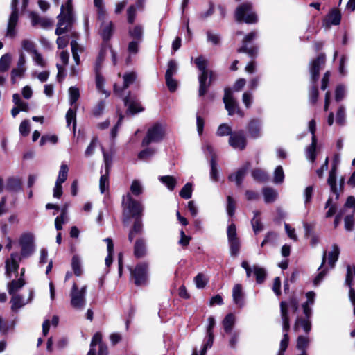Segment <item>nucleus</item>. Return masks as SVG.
<instances>
[{
    "mask_svg": "<svg viewBox=\"0 0 355 355\" xmlns=\"http://www.w3.org/2000/svg\"><path fill=\"white\" fill-rule=\"evenodd\" d=\"M195 63L196 67L199 69L200 72L208 71L207 67V60L202 56H200L195 60Z\"/></svg>",
    "mask_w": 355,
    "mask_h": 355,
    "instance_id": "61",
    "label": "nucleus"
},
{
    "mask_svg": "<svg viewBox=\"0 0 355 355\" xmlns=\"http://www.w3.org/2000/svg\"><path fill=\"white\" fill-rule=\"evenodd\" d=\"M147 252L146 244L144 239L136 240L134 245V255L137 258H141L146 256Z\"/></svg>",
    "mask_w": 355,
    "mask_h": 355,
    "instance_id": "27",
    "label": "nucleus"
},
{
    "mask_svg": "<svg viewBox=\"0 0 355 355\" xmlns=\"http://www.w3.org/2000/svg\"><path fill=\"white\" fill-rule=\"evenodd\" d=\"M26 68L15 67L11 71V82L15 84L17 78H21L24 76Z\"/></svg>",
    "mask_w": 355,
    "mask_h": 355,
    "instance_id": "50",
    "label": "nucleus"
},
{
    "mask_svg": "<svg viewBox=\"0 0 355 355\" xmlns=\"http://www.w3.org/2000/svg\"><path fill=\"white\" fill-rule=\"evenodd\" d=\"M340 13L336 10H331L327 17L328 22L332 25H338L340 22Z\"/></svg>",
    "mask_w": 355,
    "mask_h": 355,
    "instance_id": "49",
    "label": "nucleus"
},
{
    "mask_svg": "<svg viewBox=\"0 0 355 355\" xmlns=\"http://www.w3.org/2000/svg\"><path fill=\"white\" fill-rule=\"evenodd\" d=\"M236 322V317L233 313H228L223 320V325L226 333L230 334Z\"/></svg>",
    "mask_w": 355,
    "mask_h": 355,
    "instance_id": "35",
    "label": "nucleus"
},
{
    "mask_svg": "<svg viewBox=\"0 0 355 355\" xmlns=\"http://www.w3.org/2000/svg\"><path fill=\"white\" fill-rule=\"evenodd\" d=\"M228 243L230 245V254L234 257L237 256L239 253L241 246L239 239H238L229 241Z\"/></svg>",
    "mask_w": 355,
    "mask_h": 355,
    "instance_id": "53",
    "label": "nucleus"
},
{
    "mask_svg": "<svg viewBox=\"0 0 355 355\" xmlns=\"http://www.w3.org/2000/svg\"><path fill=\"white\" fill-rule=\"evenodd\" d=\"M131 193L134 196H138L143 193V186L141 182L138 180H134L130 185Z\"/></svg>",
    "mask_w": 355,
    "mask_h": 355,
    "instance_id": "47",
    "label": "nucleus"
},
{
    "mask_svg": "<svg viewBox=\"0 0 355 355\" xmlns=\"http://www.w3.org/2000/svg\"><path fill=\"white\" fill-rule=\"evenodd\" d=\"M223 102L230 116L236 114L241 117L244 116V112L239 108L238 103L233 96L232 89L231 88H226L225 89Z\"/></svg>",
    "mask_w": 355,
    "mask_h": 355,
    "instance_id": "9",
    "label": "nucleus"
},
{
    "mask_svg": "<svg viewBox=\"0 0 355 355\" xmlns=\"http://www.w3.org/2000/svg\"><path fill=\"white\" fill-rule=\"evenodd\" d=\"M253 273L256 277V281L258 284H261L264 282L266 277V271L263 268L254 266Z\"/></svg>",
    "mask_w": 355,
    "mask_h": 355,
    "instance_id": "43",
    "label": "nucleus"
},
{
    "mask_svg": "<svg viewBox=\"0 0 355 355\" xmlns=\"http://www.w3.org/2000/svg\"><path fill=\"white\" fill-rule=\"evenodd\" d=\"M17 3V0H12L11 3L12 12L8 19L6 33V36L9 38H14L17 35V25L19 19V14Z\"/></svg>",
    "mask_w": 355,
    "mask_h": 355,
    "instance_id": "11",
    "label": "nucleus"
},
{
    "mask_svg": "<svg viewBox=\"0 0 355 355\" xmlns=\"http://www.w3.org/2000/svg\"><path fill=\"white\" fill-rule=\"evenodd\" d=\"M99 188L101 193H103L109 188V179L107 173L101 175L99 181Z\"/></svg>",
    "mask_w": 355,
    "mask_h": 355,
    "instance_id": "63",
    "label": "nucleus"
},
{
    "mask_svg": "<svg viewBox=\"0 0 355 355\" xmlns=\"http://www.w3.org/2000/svg\"><path fill=\"white\" fill-rule=\"evenodd\" d=\"M194 282L198 288H203L207 285L208 279L204 274L199 273L195 277Z\"/></svg>",
    "mask_w": 355,
    "mask_h": 355,
    "instance_id": "52",
    "label": "nucleus"
},
{
    "mask_svg": "<svg viewBox=\"0 0 355 355\" xmlns=\"http://www.w3.org/2000/svg\"><path fill=\"white\" fill-rule=\"evenodd\" d=\"M71 268L76 276L80 277L83 274L81 259L77 254L73 255L72 257Z\"/></svg>",
    "mask_w": 355,
    "mask_h": 355,
    "instance_id": "40",
    "label": "nucleus"
},
{
    "mask_svg": "<svg viewBox=\"0 0 355 355\" xmlns=\"http://www.w3.org/2000/svg\"><path fill=\"white\" fill-rule=\"evenodd\" d=\"M166 131V125L165 123H155L148 128L146 137L142 140V146L162 141L165 137Z\"/></svg>",
    "mask_w": 355,
    "mask_h": 355,
    "instance_id": "5",
    "label": "nucleus"
},
{
    "mask_svg": "<svg viewBox=\"0 0 355 355\" xmlns=\"http://www.w3.org/2000/svg\"><path fill=\"white\" fill-rule=\"evenodd\" d=\"M35 237L32 233L28 232L23 234L19 238V245L21 246V258H28L31 257L35 251Z\"/></svg>",
    "mask_w": 355,
    "mask_h": 355,
    "instance_id": "10",
    "label": "nucleus"
},
{
    "mask_svg": "<svg viewBox=\"0 0 355 355\" xmlns=\"http://www.w3.org/2000/svg\"><path fill=\"white\" fill-rule=\"evenodd\" d=\"M304 228L305 236L306 237H310V244L311 246L315 247L320 241L319 236L316 234L311 232V227L308 224L304 225Z\"/></svg>",
    "mask_w": 355,
    "mask_h": 355,
    "instance_id": "44",
    "label": "nucleus"
},
{
    "mask_svg": "<svg viewBox=\"0 0 355 355\" xmlns=\"http://www.w3.org/2000/svg\"><path fill=\"white\" fill-rule=\"evenodd\" d=\"M129 35L134 39V40L141 42L144 34V28L141 25H136L128 31Z\"/></svg>",
    "mask_w": 355,
    "mask_h": 355,
    "instance_id": "39",
    "label": "nucleus"
},
{
    "mask_svg": "<svg viewBox=\"0 0 355 355\" xmlns=\"http://www.w3.org/2000/svg\"><path fill=\"white\" fill-rule=\"evenodd\" d=\"M113 24L111 21L107 23L103 22L101 27V35L104 40H107L110 38L112 34Z\"/></svg>",
    "mask_w": 355,
    "mask_h": 355,
    "instance_id": "41",
    "label": "nucleus"
},
{
    "mask_svg": "<svg viewBox=\"0 0 355 355\" xmlns=\"http://www.w3.org/2000/svg\"><path fill=\"white\" fill-rule=\"evenodd\" d=\"M208 75L209 71L205 72H200V73L199 74V96H200L205 94L209 86V83L207 84Z\"/></svg>",
    "mask_w": 355,
    "mask_h": 355,
    "instance_id": "33",
    "label": "nucleus"
},
{
    "mask_svg": "<svg viewBox=\"0 0 355 355\" xmlns=\"http://www.w3.org/2000/svg\"><path fill=\"white\" fill-rule=\"evenodd\" d=\"M143 232V223L141 218H135L132 227L128 234V240L132 242L137 234H141Z\"/></svg>",
    "mask_w": 355,
    "mask_h": 355,
    "instance_id": "30",
    "label": "nucleus"
},
{
    "mask_svg": "<svg viewBox=\"0 0 355 355\" xmlns=\"http://www.w3.org/2000/svg\"><path fill=\"white\" fill-rule=\"evenodd\" d=\"M102 336L100 333H96L91 341L90 344V349L87 353V355H96V349L95 347L98 345L99 349L98 355H107V348L105 345L102 343Z\"/></svg>",
    "mask_w": 355,
    "mask_h": 355,
    "instance_id": "18",
    "label": "nucleus"
},
{
    "mask_svg": "<svg viewBox=\"0 0 355 355\" xmlns=\"http://www.w3.org/2000/svg\"><path fill=\"white\" fill-rule=\"evenodd\" d=\"M58 18V22L55 34L60 36L67 31L73 21V15L71 0H68L65 5H62L60 13Z\"/></svg>",
    "mask_w": 355,
    "mask_h": 355,
    "instance_id": "3",
    "label": "nucleus"
},
{
    "mask_svg": "<svg viewBox=\"0 0 355 355\" xmlns=\"http://www.w3.org/2000/svg\"><path fill=\"white\" fill-rule=\"evenodd\" d=\"M122 206L123 207V223H128L129 217H125L128 212L131 216L141 218L144 211L143 205L138 200H135L130 193H126L122 198Z\"/></svg>",
    "mask_w": 355,
    "mask_h": 355,
    "instance_id": "4",
    "label": "nucleus"
},
{
    "mask_svg": "<svg viewBox=\"0 0 355 355\" xmlns=\"http://www.w3.org/2000/svg\"><path fill=\"white\" fill-rule=\"evenodd\" d=\"M11 303V309L13 311H18V310L22 308L28 301H25V300L20 295H15L12 296L10 300Z\"/></svg>",
    "mask_w": 355,
    "mask_h": 355,
    "instance_id": "34",
    "label": "nucleus"
},
{
    "mask_svg": "<svg viewBox=\"0 0 355 355\" xmlns=\"http://www.w3.org/2000/svg\"><path fill=\"white\" fill-rule=\"evenodd\" d=\"M309 345V338L306 336H300L297 340V348L301 350L302 352H305L306 348Z\"/></svg>",
    "mask_w": 355,
    "mask_h": 355,
    "instance_id": "62",
    "label": "nucleus"
},
{
    "mask_svg": "<svg viewBox=\"0 0 355 355\" xmlns=\"http://www.w3.org/2000/svg\"><path fill=\"white\" fill-rule=\"evenodd\" d=\"M76 109L69 108L66 114V120H67V125L69 126L70 124L71 123H73V130H75L76 125Z\"/></svg>",
    "mask_w": 355,
    "mask_h": 355,
    "instance_id": "54",
    "label": "nucleus"
},
{
    "mask_svg": "<svg viewBox=\"0 0 355 355\" xmlns=\"http://www.w3.org/2000/svg\"><path fill=\"white\" fill-rule=\"evenodd\" d=\"M69 103L73 105L76 103L80 96L79 89L76 87H71L69 89Z\"/></svg>",
    "mask_w": 355,
    "mask_h": 355,
    "instance_id": "56",
    "label": "nucleus"
},
{
    "mask_svg": "<svg viewBox=\"0 0 355 355\" xmlns=\"http://www.w3.org/2000/svg\"><path fill=\"white\" fill-rule=\"evenodd\" d=\"M251 174L254 180L258 182H265L268 179L267 173L260 168L252 170Z\"/></svg>",
    "mask_w": 355,
    "mask_h": 355,
    "instance_id": "45",
    "label": "nucleus"
},
{
    "mask_svg": "<svg viewBox=\"0 0 355 355\" xmlns=\"http://www.w3.org/2000/svg\"><path fill=\"white\" fill-rule=\"evenodd\" d=\"M232 128L230 125L226 123H223L219 125L218 128L216 135L219 137L227 136L230 137V135L232 134Z\"/></svg>",
    "mask_w": 355,
    "mask_h": 355,
    "instance_id": "55",
    "label": "nucleus"
},
{
    "mask_svg": "<svg viewBox=\"0 0 355 355\" xmlns=\"http://www.w3.org/2000/svg\"><path fill=\"white\" fill-rule=\"evenodd\" d=\"M158 179L170 191H173L177 184V179L171 175L159 176Z\"/></svg>",
    "mask_w": 355,
    "mask_h": 355,
    "instance_id": "37",
    "label": "nucleus"
},
{
    "mask_svg": "<svg viewBox=\"0 0 355 355\" xmlns=\"http://www.w3.org/2000/svg\"><path fill=\"white\" fill-rule=\"evenodd\" d=\"M11 62V55L8 53H6L0 58V72L6 71Z\"/></svg>",
    "mask_w": 355,
    "mask_h": 355,
    "instance_id": "48",
    "label": "nucleus"
},
{
    "mask_svg": "<svg viewBox=\"0 0 355 355\" xmlns=\"http://www.w3.org/2000/svg\"><path fill=\"white\" fill-rule=\"evenodd\" d=\"M258 36V33L257 31H252L249 34L246 35L243 40V45L238 51L239 53H245L248 54L250 57H254L257 53V47H248V43L252 40L256 39Z\"/></svg>",
    "mask_w": 355,
    "mask_h": 355,
    "instance_id": "17",
    "label": "nucleus"
},
{
    "mask_svg": "<svg viewBox=\"0 0 355 355\" xmlns=\"http://www.w3.org/2000/svg\"><path fill=\"white\" fill-rule=\"evenodd\" d=\"M336 163L335 161L334 163L333 164L332 168L329 172L327 182H328V184L331 187V191L333 193H334L336 196V198H338V188L336 186Z\"/></svg>",
    "mask_w": 355,
    "mask_h": 355,
    "instance_id": "29",
    "label": "nucleus"
},
{
    "mask_svg": "<svg viewBox=\"0 0 355 355\" xmlns=\"http://www.w3.org/2000/svg\"><path fill=\"white\" fill-rule=\"evenodd\" d=\"M5 188L9 191H18L21 188V182L17 178L11 177L8 178Z\"/></svg>",
    "mask_w": 355,
    "mask_h": 355,
    "instance_id": "32",
    "label": "nucleus"
},
{
    "mask_svg": "<svg viewBox=\"0 0 355 355\" xmlns=\"http://www.w3.org/2000/svg\"><path fill=\"white\" fill-rule=\"evenodd\" d=\"M69 172V167L67 164L62 163L60 166L58 176L55 182L58 184H62L65 182L67 178Z\"/></svg>",
    "mask_w": 355,
    "mask_h": 355,
    "instance_id": "46",
    "label": "nucleus"
},
{
    "mask_svg": "<svg viewBox=\"0 0 355 355\" xmlns=\"http://www.w3.org/2000/svg\"><path fill=\"white\" fill-rule=\"evenodd\" d=\"M155 153V150L150 148H147L143 150H141L139 155L138 157L142 160H148L151 158Z\"/></svg>",
    "mask_w": 355,
    "mask_h": 355,
    "instance_id": "59",
    "label": "nucleus"
},
{
    "mask_svg": "<svg viewBox=\"0 0 355 355\" xmlns=\"http://www.w3.org/2000/svg\"><path fill=\"white\" fill-rule=\"evenodd\" d=\"M209 324L207 327V340L203 345V347L200 352V355H205V353L207 349L210 348L214 342V334H213V329L215 327L216 321L214 317L210 316L208 318ZM192 355H198L197 351L195 349L193 352Z\"/></svg>",
    "mask_w": 355,
    "mask_h": 355,
    "instance_id": "15",
    "label": "nucleus"
},
{
    "mask_svg": "<svg viewBox=\"0 0 355 355\" xmlns=\"http://www.w3.org/2000/svg\"><path fill=\"white\" fill-rule=\"evenodd\" d=\"M180 196L184 199H189L192 196V184L187 183L180 191Z\"/></svg>",
    "mask_w": 355,
    "mask_h": 355,
    "instance_id": "58",
    "label": "nucleus"
},
{
    "mask_svg": "<svg viewBox=\"0 0 355 355\" xmlns=\"http://www.w3.org/2000/svg\"><path fill=\"white\" fill-rule=\"evenodd\" d=\"M229 145L235 150H243L247 145V139L243 130L233 132L229 137Z\"/></svg>",
    "mask_w": 355,
    "mask_h": 355,
    "instance_id": "14",
    "label": "nucleus"
},
{
    "mask_svg": "<svg viewBox=\"0 0 355 355\" xmlns=\"http://www.w3.org/2000/svg\"><path fill=\"white\" fill-rule=\"evenodd\" d=\"M299 307V302L295 297H292L289 301L280 303L281 317L282 320L283 331H288L290 329V322L288 311V310L295 313Z\"/></svg>",
    "mask_w": 355,
    "mask_h": 355,
    "instance_id": "8",
    "label": "nucleus"
},
{
    "mask_svg": "<svg viewBox=\"0 0 355 355\" xmlns=\"http://www.w3.org/2000/svg\"><path fill=\"white\" fill-rule=\"evenodd\" d=\"M354 279H355V266L348 265L347 267V275L345 279V284L351 287Z\"/></svg>",
    "mask_w": 355,
    "mask_h": 355,
    "instance_id": "51",
    "label": "nucleus"
},
{
    "mask_svg": "<svg viewBox=\"0 0 355 355\" xmlns=\"http://www.w3.org/2000/svg\"><path fill=\"white\" fill-rule=\"evenodd\" d=\"M325 63V55L321 54L310 62V73L312 82V87L309 93V101L312 104H315L318 98V89L315 85L319 78L320 70L323 67Z\"/></svg>",
    "mask_w": 355,
    "mask_h": 355,
    "instance_id": "1",
    "label": "nucleus"
},
{
    "mask_svg": "<svg viewBox=\"0 0 355 355\" xmlns=\"http://www.w3.org/2000/svg\"><path fill=\"white\" fill-rule=\"evenodd\" d=\"M21 259L17 252H13L10 254V258L6 261V275L8 278L11 277L12 272L17 274Z\"/></svg>",
    "mask_w": 355,
    "mask_h": 355,
    "instance_id": "16",
    "label": "nucleus"
},
{
    "mask_svg": "<svg viewBox=\"0 0 355 355\" xmlns=\"http://www.w3.org/2000/svg\"><path fill=\"white\" fill-rule=\"evenodd\" d=\"M25 280L20 277L18 279H14L7 284V289L8 293L11 295H18L17 293L19 291L24 285Z\"/></svg>",
    "mask_w": 355,
    "mask_h": 355,
    "instance_id": "26",
    "label": "nucleus"
},
{
    "mask_svg": "<svg viewBox=\"0 0 355 355\" xmlns=\"http://www.w3.org/2000/svg\"><path fill=\"white\" fill-rule=\"evenodd\" d=\"M250 166L249 162L245 163L242 167L239 168L236 173L230 175L229 180L235 182L238 187L241 186L243 180Z\"/></svg>",
    "mask_w": 355,
    "mask_h": 355,
    "instance_id": "22",
    "label": "nucleus"
},
{
    "mask_svg": "<svg viewBox=\"0 0 355 355\" xmlns=\"http://www.w3.org/2000/svg\"><path fill=\"white\" fill-rule=\"evenodd\" d=\"M262 192L264 201L266 203L273 202L277 198V192L272 188L265 187L263 189Z\"/></svg>",
    "mask_w": 355,
    "mask_h": 355,
    "instance_id": "38",
    "label": "nucleus"
},
{
    "mask_svg": "<svg viewBox=\"0 0 355 355\" xmlns=\"http://www.w3.org/2000/svg\"><path fill=\"white\" fill-rule=\"evenodd\" d=\"M68 218L67 216H65L64 213H61V214L56 217L55 220V227L57 230H60L62 228V225L67 223Z\"/></svg>",
    "mask_w": 355,
    "mask_h": 355,
    "instance_id": "64",
    "label": "nucleus"
},
{
    "mask_svg": "<svg viewBox=\"0 0 355 355\" xmlns=\"http://www.w3.org/2000/svg\"><path fill=\"white\" fill-rule=\"evenodd\" d=\"M232 298L234 303L239 308H242L245 305V297L243 291L242 286L236 284L232 288Z\"/></svg>",
    "mask_w": 355,
    "mask_h": 355,
    "instance_id": "21",
    "label": "nucleus"
},
{
    "mask_svg": "<svg viewBox=\"0 0 355 355\" xmlns=\"http://www.w3.org/2000/svg\"><path fill=\"white\" fill-rule=\"evenodd\" d=\"M254 217L251 220V225L254 232L257 234L263 230V225L261 222L259 211H254Z\"/></svg>",
    "mask_w": 355,
    "mask_h": 355,
    "instance_id": "36",
    "label": "nucleus"
},
{
    "mask_svg": "<svg viewBox=\"0 0 355 355\" xmlns=\"http://www.w3.org/2000/svg\"><path fill=\"white\" fill-rule=\"evenodd\" d=\"M103 58H104V55H103V53H101L97 60H96V67H95L96 85L97 89L102 94H105L106 97H107L110 94H109V92H107V91H105L103 89L104 79H103V76H101V75L99 73V69H100L99 66H100V64L103 62Z\"/></svg>",
    "mask_w": 355,
    "mask_h": 355,
    "instance_id": "19",
    "label": "nucleus"
},
{
    "mask_svg": "<svg viewBox=\"0 0 355 355\" xmlns=\"http://www.w3.org/2000/svg\"><path fill=\"white\" fill-rule=\"evenodd\" d=\"M309 130L312 135V142L306 149V158L312 163H313L316 158V144L317 139L315 135L316 130V123L315 120H311L309 123Z\"/></svg>",
    "mask_w": 355,
    "mask_h": 355,
    "instance_id": "13",
    "label": "nucleus"
},
{
    "mask_svg": "<svg viewBox=\"0 0 355 355\" xmlns=\"http://www.w3.org/2000/svg\"><path fill=\"white\" fill-rule=\"evenodd\" d=\"M284 173L283 168L281 166H278L276 167L274 171V182L275 184H280L284 182Z\"/></svg>",
    "mask_w": 355,
    "mask_h": 355,
    "instance_id": "57",
    "label": "nucleus"
},
{
    "mask_svg": "<svg viewBox=\"0 0 355 355\" xmlns=\"http://www.w3.org/2000/svg\"><path fill=\"white\" fill-rule=\"evenodd\" d=\"M235 17L239 22L246 24H256L258 21V17L254 12L252 5L245 2L237 7L235 11Z\"/></svg>",
    "mask_w": 355,
    "mask_h": 355,
    "instance_id": "6",
    "label": "nucleus"
},
{
    "mask_svg": "<svg viewBox=\"0 0 355 355\" xmlns=\"http://www.w3.org/2000/svg\"><path fill=\"white\" fill-rule=\"evenodd\" d=\"M205 150L211 155L210 178L213 181L216 182L218 180V171L216 166V155L214 153V149L209 144H206Z\"/></svg>",
    "mask_w": 355,
    "mask_h": 355,
    "instance_id": "20",
    "label": "nucleus"
},
{
    "mask_svg": "<svg viewBox=\"0 0 355 355\" xmlns=\"http://www.w3.org/2000/svg\"><path fill=\"white\" fill-rule=\"evenodd\" d=\"M346 87L343 85H339L336 87L335 91V99L337 102L340 101L344 98L346 94Z\"/></svg>",
    "mask_w": 355,
    "mask_h": 355,
    "instance_id": "60",
    "label": "nucleus"
},
{
    "mask_svg": "<svg viewBox=\"0 0 355 355\" xmlns=\"http://www.w3.org/2000/svg\"><path fill=\"white\" fill-rule=\"evenodd\" d=\"M327 252L324 250L322 254V263L320 266L318 268V270L320 271L319 273L317 275V276L313 279V284L314 286H318L320 282L323 280L326 275L327 274V270L325 268H323V266L326 262L327 260Z\"/></svg>",
    "mask_w": 355,
    "mask_h": 355,
    "instance_id": "28",
    "label": "nucleus"
},
{
    "mask_svg": "<svg viewBox=\"0 0 355 355\" xmlns=\"http://www.w3.org/2000/svg\"><path fill=\"white\" fill-rule=\"evenodd\" d=\"M148 268L147 263H139L134 270H131V274L136 285L141 286L146 284L148 278Z\"/></svg>",
    "mask_w": 355,
    "mask_h": 355,
    "instance_id": "12",
    "label": "nucleus"
},
{
    "mask_svg": "<svg viewBox=\"0 0 355 355\" xmlns=\"http://www.w3.org/2000/svg\"><path fill=\"white\" fill-rule=\"evenodd\" d=\"M123 101L125 106L128 107V112L132 114L143 110V108L135 97H132L129 95L123 99Z\"/></svg>",
    "mask_w": 355,
    "mask_h": 355,
    "instance_id": "24",
    "label": "nucleus"
},
{
    "mask_svg": "<svg viewBox=\"0 0 355 355\" xmlns=\"http://www.w3.org/2000/svg\"><path fill=\"white\" fill-rule=\"evenodd\" d=\"M247 128L248 134L252 138L257 139L261 136V123L259 119H252Z\"/></svg>",
    "mask_w": 355,
    "mask_h": 355,
    "instance_id": "25",
    "label": "nucleus"
},
{
    "mask_svg": "<svg viewBox=\"0 0 355 355\" xmlns=\"http://www.w3.org/2000/svg\"><path fill=\"white\" fill-rule=\"evenodd\" d=\"M87 286L79 288L76 283L73 284L70 291L71 305L76 310H83L86 304Z\"/></svg>",
    "mask_w": 355,
    "mask_h": 355,
    "instance_id": "7",
    "label": "nucleus"
},
{
    "mask_svg": "<svg viewBox=\"0 0 355 355\" xmlns=\"http://www.w3.org/2000/svg\"><path fill=\"white\" fill-rule=\"evenodd\" d=\"M306 296L307 300L302 304L303 313L305 318H297L293 328L294 330L297 331L300 327H302L304 332L308 334L311 329V323L310 321L312 315L311 306L314 304L315 293L313 291H309L306 293Z\"/></svg>",
    "mask_w": 355,
    "mask_h": 355,
    "instance_id": "2",
    "label": "nucleus"
},
{
    "mask_svg": "<svg viewBox=\"0 0 355 355\" xmlns=\"http://www.w3.org/2000/svg\"><path fill=\"white\" fill-rule=\"evenodd\" d=\"M340 248L336 244H334L331 250L329 252L327 259L328 264L331 268H334L336 261L338 259Z\"/></svg>",
    "mask_w": 355,
    "mask_h": 355,
    "instance_id": "31",
    "label": "nucleus"
},
{
    "mask_svg": "<svg viewBox=\"0 0 355 355\" xmlns=\"http://www.w3.org/2000/svg\"><path fill=\"white\" fill-rule=\"evenodd\" d=\"M104 241L107 243V256L105 258V264L107 266H110L112 263V254L114 252V244L112 240L110 238H106Z\"/></svg>",
    "mask_w": 355,
    "mask_h": 355,
    "instance_id": "42",
    "label": "nucleus"
},
{
    "mask_svg": "<svg viewBox=\"0 0 355 355\" xmlns=\"http://www.w3.org/2000/svg\"><path fill=\"white\" fill-rule=\"evenodd\" d=\"M136 73L135 72H129L123 76V87H121L116 85H114V93L119 96L122 95V91L127 89L130 85L132 84L136 79Z\"/></svg>",
    "mask_w": 355,
    "mask_h": 355,
    "instance_id": "23",
    "label": "nucleus"
}]
</instances>
